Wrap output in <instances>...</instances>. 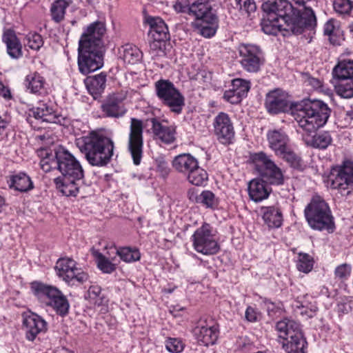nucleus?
<instances>
[{
    "mask_svg": "<svg viewBox=\"0 0 353 353\" xmlns=\"http://www.w3.org/2000/svg\"><path fill=\"white\" fill-rule=\"evenodd\" d=\"M330 112L327 104L318 99H303L295 105L292 116L305 132L303 138L307 145L325 149L332 143V139L328 132H320L312 135L327 123Z\"/></svg>",
    "mask_w": 353,
    "mask_h": 353,
    "instance_id": "f257e3e1",
    "label": "nucleus"
},
{
    "mask_svg": "<svg viewBox=\"0 0 353 353\" xmlns=\"http://www.w3.org/2000/svg\"><path fill=\"white\" fill-rule=\"evenodd\" d=\"M106 32L104 22L97 21L84 30L79 41L78 66L81 74H87L103 65V37Z\"/></svg>",
    "mask_w": 353,
    "mask_h": 353,
    "instance_id": "f03ea898",
    "label": "nucleus"
},
{
    "mask_svg": "<svg viewBox=\"0 0 353 353\" xmlns=\"http://www.w3.org/2000/svg\"><path fill=\"white\" fill-rule=\"evenodd\" d=\"M263 12L274 15L285 23V29L294 34H300L305 30H311L316 25V17L310 7H305L304 11L294 8L288 0L267 1L262 4Z\"/></svg>",
    "mask_w": 353,
    "mask_h": 353,
    "instance_id": "7ed1b4c3",
    "label": "nucleus"
},
{
    "mask_svg": "<svg viewBox=\"0 0 353 353\" xmlns=\"http://www.w3.org/2000/svg\"><path fill=\"white\" fill-rule=\"evenodd\" d=\"M76 145L92 165L103 166L109 163L114 151V143L110 138L96 132L76 139Z\"/></svg>",
    "mask_w": 353,
    "mask_h": 353,
    "instance_id": "20e7f679",
    "label": "nucleus"
},
{
    "mask_svg": "<svg viewBox=\"0 0 353 353\" xmlns=\"http://www.w3.org/2000/svg\"><path fill=\"white\" fill-rule=\"evenodd\" d=\"M188 14L194 18L192 26L206 38L213 37L219 28V18L210 0H196L188 6Z\"/></svg>",
    "mask_w": 353,
    "mask_h": 353,
    "instance_id": "39448f33",
    "label": "nucleus"
},
{
    "mask_svg": "<svg viewBox=\"0 0 353 353\" xmlns=\"http://www.w3.org/2000/svg\"><path fill=\"white\" fill-rule=\"evenodd\" d=\"M308 225L316 230H333L334 217L328 204L319 195L312 196L304 210Z\"/></svg>",
    "mask_w": 353,
    "mask_h": 353,
    "instance_id": "423d86ee",
    "label": "nucleus"
},
{
    "mask_svg": "<svg viewBox=\"0 0 353 353\" xmlns=\"http://www.w3.org/2000/svg\"><path fill=\"white\" fill-rule=\"evenodd\" d=\"M194 250L205 256L219 253L221 246L217 230L210 223H203L190 237Z\"/></svg>",
    "mask_w": 353,
    "mask_h": 353,
    "instance_id": "0eeeda50",
    "label": "nucleus"
},
{
    "mask_svg": "<svg viewBox=\"0 0 353 353\" xmlns=\"http://www.w3.org/2000/svg\"><path fill=\"white\" fill-rule=\"evenodd\" d=\"M156 95L161 103L175 114L181 113L185 106V98L170 80L160 79L155 82Z\"/></svg>",
    "mask_w": 353,
    "mask_h": 353,
    "instance_id": "6e6552de",
    "label": "nucleus"
},
{
    "mask_svg": "<svg viewBox=\"0 0 353 353\" xmlns=\"http://www.w3.org/2000/svg\"><path fill=\"white\" fill-rule=\"evenodd\" d=\"M194 339L200 345L208 347L214 345L219 336L220 326L211 316H203L192 330Z\"/></svg>",
    "mask_w": 353,
    "mask_h": 353,
    "instance_id": "1a4fd4ad",
    "label": "nucleus"
},
{
    "mask_svg": "<svg viewBox=\"0 0 353 353\" xmlns=\"http://www.w3.org/2000/svg\"><path fill=\"white\" fill-rule=\"evenodd\" d=\"M333 75L339 80L335 85L338 95L345 99L353 97V61L344 60L336 65Z\"/></svg>",
    "mask_w": 353,
    "mask_h": 353,
    "instance_id": "9d476101",
    "label": "nucleus"
},
{
    "mask_svg": "<svg viewBox=\"0 0 353 353\" xmlns=\"http://www.w3.org/2000/svg\"><path fill=\"white\" fill-rule=\"evenodd\" d=\"M239 63L244 70L256 73L264 64L263 53L259 46L250 43H241L238 48Z\"/></svg>",
    "mask_w": 353,
    "mask_h": 353,
    "instance_id": "9b49d317",
    "label": "nucleus"
},
{
    "mask_svg": "<svg viewBox=\"0 0 353 353\" xmlns=\"http://www.w3.org/2000/svg\"><path fill=\"white\" fill-rule=\"evenodd\" d=\"M55 271L59 277L69 285L82 284L88 280V274L77 267V263L72 259H59L55 265Z\"/></svg>",
    "mask_w": 353,
    "mask_h": 353,
    "instance_id": "f8f14e48",
    "label": "nucleus"
},
{
    "mask_svg": "<svg viewBox=\"0 0 353 353\" xmlns=\"http://www.w3.org/2000/svg\"><path fill=\"white\" fill-rule=\"evenodd\" d=\"M143 125L141 119L132 118L130 120V133L128 148L132 156L133 163L139 165L143 155Z\"/></svg>",
    "mask_w": 353,
    "mask_h": 353,
    "instance_id": "ddd939ff",
    "label": "nucleus"
},
{
    "mask_svg": "<svg viewBox=\"0 0 353 353\" xmlns=\"http://www.w3.org/2000/svg\"><path fill=\"white\" fill-rule=\"evenodd\" d=\"M22 329L28 341L33 342L37 337L48 330V323L41 316L30 311L22 314Z\"/></svg>",
    "mask_w": 353,
    "mask_h": 353,
    "instance_id": "4468645a",
    "label": "nucleus"
},
{
    "mask_svg": "<svg viewBox=\"0 0 353 353\" xmlns=\"http://www.w3.org/2000/svg\"><path fill=\"white\" fill-rule=\"evenodd\" d=\"M55 157L59 159V171L63 176H83L81 165L68 150L61 146L55 148Z\"/></svg>",
    "mask_w": 353,
    "mask_h": 353,
    "instance_id": "2eb2a0df",
    "label": "nucleus"
},
{
    "mask_svg": "<svg viewBox=\"0 0 353 353\" xmlns=\"http://www.w3.org/2000/svg\"><path fill=\"white\" fill-rule=\"evenodd\" d=\"M296 104L292 108L290 104L288 94L280 88L274 89L265 95V107L268 112L271 114L285 112L290 108L292 112Z\"/></svg>",
    "mask_w": 353,
    "mask_h": 353,
    "instance_id": "dca6fc26",
    "label": "nucleus"
},
{
    "mask_svg": "<svg viewBox=\"0 0 353 353\" xmlns=\"http://www.w3.org/2000/svg\"><path fill=\"white\" fill-rule=\"evenodd\" d=\"M214 133L217 140L222 144L228 145L234 139V129L229 115L223 112H219L213 121Z\"/></svg>",
    "mask_w": 353,
    "mask_h": 353,
    "instance_id": "f3484780",
    "label": "nucleus"
},
{
    "mask_svg": "<svg viewBox=\"0 0 353 353\" xmlns=\"http://www.w3.org/2000/svg\"><path fill=\"white\" fill-rule=\"evenodd\" d=\"M250 159L261 173V176H283L285 170L279 167L265 152L252 154Z\"/></svg>",
    "mask_w": 353,
    "mask_h": 353,
    "instance_id": "a211bd4d",
    "label": "nucleus"
},
{
    "mask_svg": "<svg viewBox=\"0 0 353 353\" xmlns=\"http://www.w3.org/2000/svg\"><path fill=\"white\" fill-rule=\"evenodd\" d=\"M29 116H32L43 122L51 123L61 124L65 120L63 117L56 113L53 103L49 100L40 101L36 108L29 110Z\"/></svg>",
    "mask_w": 353,
    "mask_h": 353,
    "instance_id": "6ab92c4d",
    "label": "nucleus"
},
{
    "mask_svg": "<svg viewBox=\"0 0 353 353\" xmlns=\"http://www.w3.org/2000/svg\"><path fill=\"white\" fill-rule=\"evenodd\" d=\"M124 97L119 93L110 94L101 104V110L106 117L121 118L127 112Z\"/></svg>",
    "mask_w": 353,
    "mask_h": 353,
    "instance_id": "aec40b11",
    "label": "nucleus"
},
{
    "mask_svg": "<svg viewBox=\"0 0 353 353\" xmlns=\"http://www.w3.org/2000/svg\"><path fill=\"white\" fill-rule=\"evenodd\" d=\"M173 167L185 174H191L194 170H200L199 176L207 175V172L199 169L197 160L190 154H181L176 156L172 161Z\"/></svg>",
    "mask_w": 353,
    "mask_h": 353,
    "instance_id": "412c9836",
    "label": "nucleus"
},
{
    "mask_svg": "<svg viewBox=\"0 0 353 353\" xmlns=\"http://www.w3.org/2000/svg\"><path fill=\"white\" fill-rule=\"evenodd\" d=\"M152 124V130L154 137L165 144H171L176 139V127L174 125H165L157 118L150 119Z\"/></svg>",
    "mask_w": 353,
    "mask_h": 353,
    "instance_id": "4be33fe9",
    "label": "nucleus"
},
{
    "mask_svg": "<svg viewBox=\"0 0 353 353\" xmlns=\"http://www.w3.org/2000/svg\"><path fill=\"white\" fill-rule=\"evenodd\" d=\"M269 147L277 156L289 147V137L281 130H270L267 132Z\"/></svg>",
    "mask_w": 353,
    "mask_h": 353,
    "instance_id": "5701e85b",
    "label": "nucleus"
},
{
    "mask_svg": "<svg viewBox=\"0 0 353 353\" xmlns=\"http://www.w3.org/2000/svg\"><path fill=\"white\" fill-rule=\"evenodd\" d=\"M248 194L251 199L259 202L268 197L271 189L263 178H253L248 183Z\"/></svg>",
    "mask_w": 353,
    "mask_h": 353,
    "instance_id": "b1692460",
    "label": "nucleus"
},
{
    "mask_svg": "<svg viewBox=\"0 0 353 353\" xmlns=\"http://www.w3.org/2000/svg\"><path fill=\"white\" fill-rule=\"evenodd\" d=\"M264 223L270 229L280 228L283 221V213L279 206H265L261 208Z\"/></svg>",
    "mask_w": 353,
    "mask_h": 353,
    "instance_id": "393cba45",
    "label": "nucleus"
},
{
    "mask_svg": "<svg viewBox=\"0 0 353 353\" xmlns=\"http://www.w3.org/2000/svg\"><path fill=\"white\" fill-rule=\"evenodd\" d=\"M279 337L284 341L291 338L292 336L302 334L301 325L293 319L284 318L279 321L275 325Z\"/></svg>",
    "mask_w": 353,
    "mask_h": 353,
    "instance_id": "a878e982",
    "label": "nucleus"
},
{
    "mask_svg": "<svg viewBox=\"0 0 353 353\" xmlns=\"http://www.w3.org/2000/svg\"><path fill=\"white\" fill-rule=\"evenodd\" d=\"M107 75L105 72L88 77L85 81V85L88 92L97 99L104 92L106 87Z\"/></svg>",
    "mask_w": 353,
    "mask_h": 353,
    "instance_id": "bb28decb",
    "label": "nucleus"
},
{
    "mask_svg": "<svg viewBox=\"0 0 353 353\" xmlns=\"http://www.w3.org/2000/svg\"><path fill=\"white\" fill-rule=\"evenodd\" d=\"M147 22L150 26V34L152 39L168 41L170 39L168 28L160 17H148Z\"/></svg>",
    "mask_w": 353,
    "mask_h": 353,
    "instance_id": "cd10ccee",
    "label": "nucleus"
},
{
    "mask_svg": "<svg viewBox=\"0 0 353 353\" xmlns=\"http://www.w3.org/2000/svg\"><path fill=\"white\" fill-rule=\"evenodd\" d=\"M119 56L125 64L135 65L142 60L143 53L137 46L127 43L119 49Z\"/></svg>",
    "mask_w": 353,
    "mask_h": 353,
    "instance_id": "c85d7f7f",
    "label": "nucleus"
},
{
    "mask_svg": "<svg viewBox=\"0 0 353 353\" xmlns=\"http://www.w3.org/2000/svg\"><path fill=\"white\" fill-rule=\"evenodd\" d=\"M82 178H55L57 188L66 196H75L79 192V183Z\"/></svg>",
    "mask_w": 353,
    "mask_h": 353,
    "instance_id": "c756f323",
    "label": "nucleus"
},
{
    "mask_svg": "<svg viewBox=\"0 0 353 353\" xmlns=\"http://www.w3.org/2000/svg\"><path fill=\"white\" fill-rule=\"evenodd\" d=\"M2 39L6 44L8 54L12 58L17 59L22 55L21 43L13 30H6L3 34Z\"/></svg>",
    "mask_w": 353,
    "mask_h": 353,
    "instance_id": "7c9ffc66",
    "label": "nucleus"
},
{
    "mask_svg": "<svg viewBox=\"0 0 353 353\" xmlns=\"http://www.w3.org/2000/svg\"><path fill=\"white\" fill-rule=\"evenodd\" d=\"M261 29L263 32L266 34L276 35L279 32H287L285 29V23H283L280 19L274 18V15H268L265 14V16L263 18L261 23Z\"/></svg>",
    "mask_w": 353,
    "mask_h": 353,
    "instance_id": "2f4dec72",
    "label": "nucleus"
},
{
    "mask_svg": "<svg viewBox=\"0 0 353 353\" xmlns=\"http://www.w3.org/2000/svg\"><path fill=\"white\" fill-rule=\"evenodd\" d=\"M24 84L30 93L41 94L45 92L46 82L43 77L34 72L26 77Z\"/></svg>",
    "mask_w": 353,
    "mask_h": 353,
    "instance_id": "473e14b6",
    "label": "nucleus"
},
{
    "mask_svg": "<svg viewBox=\"0 0 353 353\" xmlns=\"http://www.w3.org/2000/svg\"><path fill=\"white\" fill-rule=\"evenodd\" d=\"M323 182L327 188L337 190L343 195L348 194L353 186V178H325Z\"/></svg>",
    "mask_w": 353,
    "mask_h": 353,
    "instance_id": "72a5a7b5",
    "label": "nucleus"
},
{
    "mask_svg": "<svg viewBox=\"0 0 353 353\" xmlns=\"http://www.w3.org/2000/svg\"><path fill=\"white\" fill-rule=\"evenodd\" d=\"M287 343L283 342V348L287 353H306L307 341L303 334L292 336Z\"/></svg>",
    "mask_w": 353,
    "mask_h": 353,
    "instance_id": "f704fd0d",
    "label": "nucleus"
},
{
    "mask_svg": "<svg viewBox=\"0 0 353 353\" xmlns=\"http://www.w3.org/2000/svg\"><path fill=\"white\" fill-rule=\"evenodd\" d=\"M57 288L54 286L46 285L38 281H34L31 283V290L32 293L40 302L45 304L50 299L51 295L55 292Z\"/></svg>",
    "mask_w": 353,
    "mask_h": 353,
    "instance_id": "c9c22d12",
    "label": "nucleus"
},
{
    "mask_svg": "<svg viewBox=\"0 0 353 353\" xmlns=\"http://www.w3.org/2000/svg\"><path fill=\"white\" fill-rule=\"evenodd\" d=\"M72 0H56L50 7L52 19L56 23H60L65 18L66 9L72 3Z\"/></svg>",
    "mask_w": 353,
    "mask_h": 353,
    "instance_id": "e433bc0d",
    "label": "nucleus"
},
{
    "mask_svg": "<svg viewBox=\"0 0 353 353\" xmlns=\"http://www.w3.org/2000/svg\"><path fill=\"white\" fill-rule=\"evenodd\" d=\"M277 157L287 162L294 170L301 171L305 168V165L301 158L290 147L284 150L281 153L278 154Z\"/></svg>",
    "mask_w": 353,
    "mask_h": 353,
    "instance_id": "4c0bfd02",
    "label": "nucleus"
},
{
    "mask_svg": "<svg viewBox=\"0 0 353 353\" xmlns=\"http://www.w3.org/2000/svg\"><path fill=\"white\" fill-rule=\"evenodd\" d=\"M92 254L95 257L98 268L105 274H111L117 268V265L112 263L108 258L98 250H92Z\"/></svg>",
    "mask_w": 353,
    "mask_h": 353,
    "instance_id": "58836bf2",
    "label": "nucleus"
},
{
    "mask_svg": "<svg viewBox=\"0 0 353 353\" xmlns=\"http://www.w3.org/2000/svg\"><path fill=\"white\" fill-rule=\"evenodd\" d=\"M328 176H353V161L345 160L341 165L332 167Z\"/></svg>",
    "mask_w": 353,
    "mask_h": 353,
    "instance_id": "ea45409f",
    "label": "nucleus"
},
{
    "mask_svg": "<svg viewBox=\"0 0 353 353\" xmlns=\"http://www.w3.org/2000/svg\"><path fill=\"white\" fill-rule=\"evenodd\" d=\"M31 178H10L7 181L10 188H13L19 192H26L33 188V183Z\"/></svg>",
    "mask_w": 353,
    "mask_h": 353,
    "instance_id": "a19ab883",
    "label": "nucleus"
},
{
    "mask_svg": "<svg viewBox=\"0 0 353 353\" xmlns=\"http://www.w3.org/2000/svg\"><path fill=\"white\" fill-rule=\"evenodd\" d=\"M117 254L121 259L126 263L137 261L140 259L141 254L138 249L129 247L121 248L117 250Z\"/></svg>",
    "mask_w": 353,
    "mask_h": 353,
    "instance_id": "79ce46f5",
    "label": "nucleus"
},
{
    "mask_svg": "<svg viewBox=\"0 0 353 353\" xmlns=\"http://www.w3.org/2000/svg\"><path fill=\"white\" fill-rule=\"evenodd\" d=\"M197 202L207 208L216 209L219 205V200L214 194L210 190H203L197 198Z\"/></svg>",
    "mask_w": 353,
    "mask_h": 353,
    "instance_id": "37998d69",
    "label": "nucleus"
},
{
    "mask_svg": "<svg viewBox=\"0 0 353 353\" xmlns=\"http://www.w3.org/2000/svg\"><path fill=\"white\" fill-rule=\"evenodd\" d=\"M314 260L310 255L305 253H299L296 263V268L299 271L308 273L312 270Z\"/></svg>",
    "mask_w": 353,
    "mask_h": 353,
    "instance_id": "c03bdc74",
    "label": "nucleus"
},
{
    "mask_svg": "<svg viewBox=\"0 0 353 353\" xmlns=\"http://www.w3.org/2000/svg\"><path fill=\"white\" fill-rule=\"evenodd\" d=\"M101 289L98 285H92L89 288L85 299L94 306H100L103 303V297L101 294Z\"/></svg>",
    "mask_w": 353,
    "mask_h": 353,
    "instance_id": "a18cd8bd",
    "label": "nucleus"
},
{
    "mask_svg": "<svg viewBox=\"0 0 353 353\" xmlns=\"http://www.w3.org/2000/svg\"><path fill=\"white\" fill-rule=\"evenodd\" d=\"M40 166L44 172L51 170H59V159L55 157V154H48L40 161Z\"/></svg>",
    "mask_w": 353,
    "mask_h": 353,
    "instance_id": "49530a36",
    "label": "nucleus"
},
{
    "mask_svg": "<svg viewBox=\"0 0 353 353\" xmlns=\"http://www.w3.org/2000/svg\"><path fill=\"white\" fill-rule=\"evenodd\" d=\"M50 307L58 315L65 316L69 312L70 303L66 296L63 294L55 302L54 301Z\"/></svg>",
    "mask_w": 353,
    "mask_h": 353,
    "instance_id": "de8ad7c7",
    "label": "nucleus"
},
{
    "mask_svg": "<svg viewBox=\"0 0 353 353\" xmlns=\"http://www.w3.org/2000/svg\"><path fill=\"white\" fill-rule=\"evenodd\" d=\"M231 86L234 88V92H236L242 100L247 96L250 89V82L242 79H235L232 80Z\"/></svg>",
    "mask_w": 353,
    "mask_h": 353,
    "instance_id": "09e8293b",
    "label": "nucleus"
},
{
    "mask_svg": "<svg viewBox=\"0 0 353 353\" xmlns=\"http://www.w3.org/2000/svg\"><path fill=\"white\" fill-rule=\"evenodd\" d=\"M166 350L172 353H180L185 347L183 341L179 338L168 337L165 341Z\"/></svg>",
    "mask_w": 353,
    "mask_h": 353,
    "instance_id": "8fccbe9b",
    "label": "nucleus"
},
{
    "mask_svg": "<svg viewBox=\"0 0 353 353\" xmlns=\"http://www.w3.org/2000/svg\"><path fill=\"white\" fill-rule=\"evenodd\" d=\"M253 346L252 342L247 336H239L234 339L233 349L235 352H248Z\"/></svg>",
    "mask_w": 353,
    "mask_h": 353,
    "instance_id": "3c124183",
    "label": "nucleus"
},
{
    "mask_svg": "<svg viewBox=\"0 0 353 353\" xmlns=\"http://www.w3.org/2000/svg\"><path fill=\"white\" fill-rule=\"evenodd\" d=\"M26 45L34 50H39L43 45L42 37L37 32H29L26 36Z\"/></svg>",
    "mask_w": 353,
    "mask_h": 353,
    "instance_id": "603ef678",
    "label": "nucleus"
},
{
    "mask_svg": "<svg viewBox=\"0 0 353 353\" xmlns=\"http://www.w3.org/2000/svg\"><path fill=\"white\" fill-rule=\"evenodd\" d=\"M334 10L340 14H347L353 8V2L350 0H334L333 3Z\"/></svg>",
    "mask_w": 353,
    "mask_h": 353,
    "instance_id": "864d4df0",
    "label": "nucleus"
},
{
    "mask_svg": "<svg viewBox=\"0 0 353 353\" xmlns=\"http://www.w3.org/2000/svg\"><path fill=\"white\" fill-rule=\"evenodd\" d=\"M239 6V9L242 13L251 16L256 10V6L254 0H236Z\"/></svg>",
    "mask_w": 353,
    "mask_h": 353,
    "instance_id": "5fc2aeb1",
    "label": "nucleus"
},
{
    "mask_svg": "<svg viewBox=\"0 0 353 353\" xmlns=\"http://www.w3.org/2000/svg\"><path fill=\"white\" fill-rule=\"evenodd\" d=\"M154 169L162 176H167L170 170L168 161L163 157H159L155 159Z\"/></svg>",
    "mask_w": 353,
    "mask_h": 353,
    "instance_id": "6e6d98bb",
    "label": "nucleus"
},
{
    "mask_svg": "<svg viewBox=\"0 0 353 353\" xmlns=\"http://www.w3.org/2000/svg\"><path fill=\"white\" fill-rule=\"evenodd\" d=\"M165 40L154 39L150 43V50L154 56L165 55Z\"/></svg>",
    "mask_w": 353,
    "mask_h": 353,
    "instance_id": "4d7b16f0",
    "label": "nucleus"
},
{
    "mask_svg": "<svg viewBox=\"0 0 353 353\" xmlns=\"http://www.w3.org/2000/svg\"><path fill=\"white\" fill-rule=\"evenodd\" d=\"M223 99L232 104H238L241 101V99L236 92H234V88L232 87V88L225 91L223 94Z\"/></svg>",
    "mask_w": 353,
    "mask_h": 353,
    "instance_id": "13d9d810",
    "label": "nucleus"
},
{
    "mask_svg": "<svg viewBox=\"0 0 353 353\" xmlns=\"http://www.w3.org/2000/svg\"><path fill=\"white\" fill-rule=\"evenodd\" d=\"M334 273L336 277L345 279L350 275L351 267L347 264H342L335 269Z\"/></svg>",
    "mask_w": 353,
    "mask_h": 353,
    "instance_id": "bf43d9fd",
    "label": "nucleus"
},
{
    "mask_svg": "<svg viewBox=\"0 0 353 353\" xmlns=\"http://www.w3.org/2000/svg\"><path fill=\"white\" fill-rule=\"evenodd\" d=\"M259 314L260 313L256 308L248 306L245 312V317L248 321L254 323L258 321Z\"/></svg>",
    "mask_w": 353,
    "mask_h": 353,
    "instance_id": "052dcab7",
    "label": "nucleus"
},
{
    "mask_svg": "<svg viewBox=\"0 0 353 353\" xmlns=\"http://www.w3.org/2000/svg\"><path fill=\"white\" fill-rule=\"evenodd\" d=\"M0 96L3 97L6 100H10L12 99V95L10 88L8 85H4L0 81Z\"/></svg>",
    "mask_w": 353,
    "mask_h": 353,
    "instance_id": "680f3d73",
    "label": "nucleus"
},
{
    "mask_svg": "<svg viewBox=\"0 0 353 353\" xmlns=\"http://www.w3.org/2000/svg\"><path fill=\"white\" fill-rule=\"evenodd\" d=\"M334 28V21L332 20H329L324 25V34L330 37V40L333 43H334V41H332V36L333 34Z\"/></svg>",
    "mask_w": 353,
    "mask_h": 353,
    "instance_id": "e2e57ef3",
    "label": "nucleus"
},
{
    "mask_svg": "<svg viewBox=\"0 0 353 353\" xmlns=\"http://www.w3.org/2000/svg\"><path fill=\"white\" fill-rule=\"evenodd\" d=\"M306 82L314 89H319L322 86L321 81L316 78L310 77L307 79Z\"/></svg>",
    "mask_w": 353,
    "mask_h": 353,
    "instance_id": "0e129e2a",
    "label": "nucleus"
},
{
    "mask_svg": "<svg viewBox=\"0 0 353 353\" xmlns=\"http://www.w3.org/2000/svg\"><path fill=\"white\" fill-rule=\"evenodd\" d=\"M190 183L196 186H205L208 178H189Z\"/></svg>",
    "mask_w": 353,
    "mask_h": 353,
    "instance_id": "69168bd1",
    "label": "nucleus"
},
{
    "mask_svg": "<svg viewBox=\"0 0 353 353\" xmlns=\"http://www.w3.org/2000/svg\"><path fill=\"white\" fill-rule=\"evenodd\" d=\"M63 294L61 290H59L58 288L55 290V292L53 293L52 295H51V297L50 299L47 301L46 303L48 306H51L52 303H54V301L55 302L59 298H60Z\"/></svg>",
    "mask_w": 353,
    "mask_h": 353,
    "instance_id": "338daca9",
    "label": "nucleus"
},
{
    "mask_svg": "<svg viewBox=\"0 0 353 353\" xmlns=\"http://www.w3.org/2000/svg\"><path fill=\"white\" fill-rule=\"evenodd\" d=\"M8 122L0 116V135H1L7 128Z\"/></svg>",
    "mask_w": 353,
    "mask_h": 353,
    "instance_id": "774afa93",
    "label": "nucleus"
}]
</instances>
